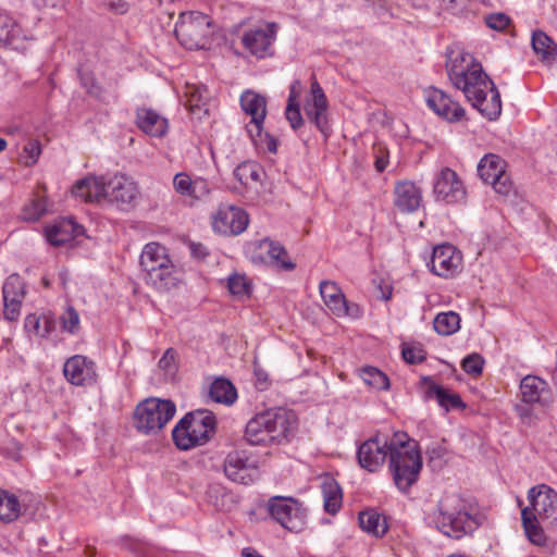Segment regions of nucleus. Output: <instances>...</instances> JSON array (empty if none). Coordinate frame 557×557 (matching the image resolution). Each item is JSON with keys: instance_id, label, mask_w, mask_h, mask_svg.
I'll return each instance as SVG.
<instances>
[{"instance_id": "6e6552de", "label": "nucleus", "mask_w": 557, "mask_h": 557, "mask_svg": "<svg viewBox=\"0 0 557 557\" xmlns=\"http://www.w3.org/2000/svg\"><path fill=\"white\" fill-rule=\"evenodd\" d=\"M175 412L176 406L172 400L150 397L137 405L134 425L146 435L156 434L168 424Z\"/></svg>"}, {"instance_id": "8fccbe9b", "label": "nucleus", "mask_w": 557, "mask_h": 557, "mask_svg": "<svg viewBox=\"0 0 557 557\" xmlns=\"http://www.w3.org/2000/svg\"><path fill=\"white\" fill-rule=\"evenodd\" d=\"M484 360L479 354H471L467 356L462 362V370L471 375H479L482 373Z\"/></svg>"}, {"instance_id": "393cba45", "label": "nucleus", "mask_w": 557, "mask_h": 557, "mask_svg": "<svg viewBox=\"0 0 557 557\" xmlns=\"http://www.w3.org/2000/svg\"><path fill=\"white\" fill-rule=\"evenodd\" d=\"M83 231V226L78 225L73 219L63 218L46 226L45 235L51 245L62 246L82 235Z\"/></svg>"}, {"instance_id": "f704fd0d", "label": "nucleus", "mask_w": 557, "mask_h": 557, "mask_svg": "<svg viewBox=\"0 0 557 557\" xmlns=\"http://www.w3.org/2000/svg\"><path fill=\"white\" fill-rule=\"evenodd\" d=\"M26 36L17 23L7 13L0 12V41L18 48Z\"/></svg>"}, {"instance_id": "1a4fd4ad", "label": "nucleus", "mask_w": 557, "mask_h": 557, "mask_svg": "<svg viewBox=\"0 0 557 557\" xmlns=\"http://www.w3.org/2000/svg\"><path fill=\"white\" fill-rule=\"evenodd\" d=\"M267 104L265 96L246 89V115L251 116L250 128L247 131L249 137L258 151L275 153L277 151L276 138L263 132V122L268 113Z\"/></svg>"}, {"instance_id": "c85d7f7f", "label": "nucleus", "mask_w": 557, "mask_h": 557, "mask_svg": "<svg viewBox=\"0 0 557 557\" xmlns=\"http://www.w3.org/2000/svg\"><path fill=\"white\" fill-rule=\"evenodd\" d=\"M136 125L147 135L162 137L168 132V120L157 111L139 108L136 112Z\"/></svg>"}, {"instance_id": "6e6d98bb", "label": "nucleus", "mask_w": 557, "mask_h": 557, "mask_svg": "<svg viewBox=\"0 0 557 557\" xmlns=\"http://www.w3.org/2000/svg\"><path fill=\"white\" fill-rule=\"evenodd\" d=\"M469 0H441L442 8L454 15L463 13L468 9Z\"/></svg>"}, {"instance_id": "4be33fe9", "label": "nucleus", "mask_w": 557, "mask_h": 557, "mask_svg": "<svg viewBox=\"0 0 557 557\" xmlns=\"http://www.w3.org/2000/svg\"><path fill=\"white\" fill-rule=\"evenodd\" d=\"M211 225L215 233L238 235L244 232V210L234 205L222 203L212 214Z\"/></svg>"}, {"instance_id": "bb28decb", "label": "nucleus", "mask_w": 557, "mask_h": 557, "mask_svg": "<svg viewBox=\"0 0 557 557\" xmlns=\"http://www.w3.org/2000/svg\"><path fill=\"white\" fill-rule=\"evenodd\" d=\"M395 206L401 212L411 213L419 209L422 201L421 189L412 182L404 181L395 185Z\"/></svg>"}, {"instance_id": "39448f33", "label": "nucleus", "mask_w": 557, "mask_h": 557, "mask_svg": "<svg viewBox=\"0 0 557 557\" xmlns=\"http://www.w3.org/2000/svg\"><path fill=\"white\" fill-rule=\"evenodd\" d=\"M144 280L153 288L165 292L178 284L176 269L165 247L158 243L145 245L139 260Z\"/></svg>"}, {"instance_id": "9d476101", "label": "nucleus", "mask_w": 557, "mask_h": 557, "mask_svg": "<svg viewBox=\"0 0 557 557\" xmlns=\"http://www.w3.org/2000/svg\"><path fill=\"white\" fill-rule=\"evenodd\" d=\"M270 517L284 529L299 533L307 524V512L301 503L293 497L273 496L270 498Z\"/></svg>"}, {"instance_id": "c9c22d12", "label": "nucleus", "mask_w": 557, "mask_h": 557, "mask_svg": "<svg viewBox=\"0 0 557 557\" xmlns=\"http://www.w3.org/2000/svg\"><path fill=\"white\" fill-rule=\"evenodd\" d=\"M359 524L363 531L377 537L384 535L387 531L385 518L373 509L359 513Z\"/></svg>"}, {"instance_id": "ea45409f", "label": "nucleus", "mask_w": 557, "mask_h": 557, "mask_svg": "<svg viewBox=\"0 0 557 557\" xmlns=\"http://www.w3.org/2000/svg\"><path fill=\"white\" fill-rule=\"evenodd\" d=\"M531 42L534 52L542 59L548 60L556 54V44L542 30L533 32Z\"/></svg>"}, {"instance_id": "c03bdc74", "label": "nucleus", "mask_w": 557, "mask_h": 557, "mask_svg": "<svg viewBox=\"0 0 557 557\" xmlns=\"http://www.w3.org/2000/svg\"><path fill=\"white\" fill-rule=\"evenodd\" d=\"M158 371L164 380H171L177 372V354L169 348L158 362Z\"/></svg>"}, {"instance_id": "4c0bfd02", "label": "nucleus", "mask_w": 557, "mask_h": 557, "mask_svg": "<svg viewBox=\"0 0 557 557\" xmlns=\"http://www.w3.org/2000/svg\"><path fill=\"white\" fill-rule=\"evenodd\" d=\"M522 524L525 535L531 543L543 546L546 543V536L541 524V520L535 519L528 509L521 510Z\"/></svg>"}, {"instance_id": "338daca9", "label": "nucleus", "mask_w": 557, "mask_h": 557, "mask_svg": "<svg viewBox=\"0 0 557 557\" xmlns=\"http://www.w3.org/2000/svg\"><path fill=\"white\" fill-rule=\"evenodd\" d=\"M235 45L244 46V35H237L235 39L231 40V47L234 48Z\"/></svg>"}, {"instance_id": "2f4dec72", "label": "nucleus", "mask_w": 557, "mask_h": 557, "mask_svg": "<svg viewBox=\"0 0 557 557\" xmlns=\"http://www.w3.org/2000/svg\"><path fill=\"white\" fill-rule=\"evenodd\" d=\"M208 394L213 401L225 406L233 405L237 399L236 388L224 377L214 379L209 385Z\"/></svg>"}, {"instance_id": "dca6fc26", "label": "nucleus", "mask_w": 557, "mask_h": 557, "mask_svg": "<svg viewBox=\"0 0 557 557\" xmlns=\"http://www.w3.org/2000/svg\"><path fill=\"white\" fill-rule=\"evenodd\" d=\"M277 29L278 25L274 22H262L257 27L250 28L246 32V50L257 59L273 57Z\"/></svg>"}, {"instance_id": "09e8293b", "label": "nucleus", "mask_w": 557, "mask_h": 557, "mask_svg": "<svg viewBox=\"0 0 557 557\" xmlns=\"http://www.w3.org/2000/svg\"><path fill=\"white\" fill-rule=\"evenodd\" d=\"M284 114L293 131H298L304 126L305 121L299 103H287Z\"/></svg>"}, {"instance_id": "49530a36", "label": "nucleus", "mask_w": 557, "mask_h": 557, "mask_svg": "<svg viewBox=\"0 0 557 557\" xmlns=\"http://www.w3.org/2000/svg\"><path fill=\"white\" fill-rule=\"evenodd\" d=\"M194 180L184 172L175 174L173 178L174 190L184 197H190L193 190Z\"/></svg>"}, {"instance_id": "a19ab883", "label": "nucleus", "mask_w": 557, "mask_h": 557, "mask_svg": "<svg viewBox=\"0 0 557 557\" xmlns=\"http://www.w3.org/2000/svg\"><path fill=\"white\" fill-rule=\"evenodd\" d=\"M360 377L364 384L377 389L387 391L389 388V379L385 373L374 367H364L360 370Z\"/></svg>"}, {"instance_id": "a211bd4d", "label": "nucleus", "mask_w": 557, "mask_h": 557, "mask_svg": "<svg viewBox=\"0 0 557 557\" xmlns=\"http://www.w3.org/2000/svg\"><path fill=\"white\" fill-rule=\"evenodd\" d=\"M139 195L137 183L124 174L107 176V202L121 210H128Z\"/></svg>"}, {"instance_id": "473e14b6", "label": "nucleus", "mask_w": 557, "mask_h": 557, "mask_svg": "<svg viewBox=\"0 0 557 557\" xmlns=\"http://www.w3.org/2000/svg\"><path fill=\"white\" fill-rule=\"evenodd\" d=\"M184 96L186 98L185 104L191 112H196L203 110L205 113H208L209 101H210V92L203 85H195V84H186Z\"/></svg>"}, {"instance_id": "680f3d73", "label": "nucleus", "mask_w": 557, "mask_h": 557, "mask_svg": "<svg viewBox=\"0 0 557 557\" xmlns=\"http://www.w3.org/2000/svg\"><path fill=\"white\" fill-rule=\"evenodd\" d=\"M45 212V207L40 201H34L30 207H26L23 211L25 220H38Z\"/></svg>"}, {"instance_id": "9b49d317", "label": "nucleus", "mask_w": 557, "mask_h": 557, "mask_svg": "<svg viewBox=\"0 0 557 557\" xmlns=\"http://www.w3.org/2000/svg\"><path fill=\"white\" fill-rule=\"evenodd\" d=\"M530 506L524 507L531 511L535 519L545 525L557 521V493L546 484L533 486L528 492Z\"/></svg>"}, {"instance_id": "f8f14e48", "label": "nucleus", "mask_w": 557, "mask_h": 557, "mask_svg": "<svg viewBox=\"0 0 557 557\" xmlns=\"http://www.w3.org/2000/svg\"><path fill=\"white\" fill-rule=\"evenodd\" d=\"M249 247H253L251 253V262L269 263L281 271H293L296 263L289 260L288 252L283 245L277 242L263 238L259 242L250 243Z\"/></svg>"}, {"instance_id": "5fc2aeb1", "label": "nucleus", "mask_w": 557, "mask_h": 557, "mask_svg": "<svg viewBox=\"0 0 557 557\" xmlns=\"http://www.w3.org/2000/svg\"><path fill=\"white\" fill-rule=\"evenodd\" d=\"M227 289L233 296L244 297V276L238 273L230 275L227 278Z\"/></svg>"}, {"instance_id": "6ab92c4d", "label": "nucleus", "mask_w": 557, "mask_h": 557, "mask_svg": "<svg viewBox=\"0 0 557 557\" xmlns=\"http://www.w3.org/2000/svg\"><path fill=\"white\" fill-rule=\"evenodd\" d=\"M466 98L471 102L473 108L478 109L480 113L490 121L498 119L502 113L500 94L491 78L485 87L480 86L473 89Z\"/></svg>"}, {"instance_id": "c756f323", "label": "nucleus", "mask_w": 557, "mask_h": 557, "mask_svg": "<svg viewBox=\"0 0 557 557\" xmlns=\"http://www.w3.org/2000/svg\"><path fill=\"white\" fill-rule=\"evenodd\" d=\"M319 289L325 306L330 310L348 313L350 308L346 301L345 295L335 282L322 281L319 285Z\"/></svg>"}, {"instance_id": "e2e57ef3", "label": "nucleus", "mask_w": 557, "mask_h": 557, "mask_svg": "<svg viewBox=\"0 0 557 557\" xmlns=\"http://www.w3.org/2000/svg\"><path fill=\"white\" fill-rule=\"evenodd\" d=\"M301 90V83L299 79H295L289 86V95L287 98V103H299L298 97Z\"/></svg>"}, {"instance_id": "3c124183", "label": "nucleus", "mask_w": 557, "mask_h": 557, "mask_svg": "<svg viewBox=\"0 0 557 557\" xmlns=\"http://www.w3.org/2000/svg\"><path fill=\"white\" fill-rule=\"evenodd\" d=\"M41 153V145L37 139L28 140L23 148V158L26 165H33Z\"/></svg>"}, {"instance_id": "72a5a7b5", "label": "nucleus", "mask_w": 557, "mask_h": 557, "mask_svg": "<svg viewBox=\"0 0 557 557\" xmlns=\"http://www.w3.org/2000/svg\"><path fill=\"white\" fill-rule=\"evenodd\" d=\"M426 397L436 399L437 404L446 411H449L450 409H463L466 407L458 394L453 393L436 383H431L429 385Z\"/></svg>"}, {"instance_id": "37998d69", "label": "nucleus", "mask_w": 557, "mask_h": 557, "mask_svg": "<svg viewBox=\"0 0 557 557\" xmlns=\"http://www.w3.org/2000/svg\"><path fill=\"white\" fill-rule=\"evenodd\" d=\"M433 326L440 335H451L460 329V315H435Z\"/></svg>"}, {"instance_id": "de8ad7c7", "label": "nucleus", "mask_w": 557, "mask_h": 557, "mask_svg": "<svg viewBox=\"0 0 557 557\" xmlns=\"http://www.w3.org/2000/svg\"><path fill=\"white\" fill-rule=\"evenodd\" d=\"M401 355L407 363H420L425 359V351L420 345L404 344Z\"/></svg>"}, {"instance_id": "79ce46f5", "label": "nucleus", "mask_w": 557, "mask_h": 557, "mask_svg": "<svg viewBox=\"0 0 557 557\" xmlns=\"http://www.w3.org/2000/svg\"><path fill=\"white\" fill-rule=\"evenodd\" d=\"M225 475L233 482H244V457L240 451L228 454L224 463Z\"/></svg>"}, {"instance_id": "4d7b16f0", "label": "nucleus", "mask_w": 557, "mask_h": 557, "mask_svg": "<svg viewBox=\"0 0 557 557\" xmlns=\"http://www.w3.org/2000/svg\"><path fill=\"white\" fill-rule=\"evenodd\" d=\"M374 284H375V289L373 293V297L376 300L387 301L388 299H391L392 293H393V287L389 283L383 282V281H380L379 283H376V281H374Z\"/></svg>"}, {"instance_id": "69168bd1", "label": "nucleus", "mask_w": 557, "mask_h": 557, "mask_svg": "<svg viewBox=\"0 0 557 557\" xmlns=\"http://www.w3.org/2000/svg\"><path fill=\"white\" fill-rule=\"evenodd\" d=\"M110 7L120 13H124L127 10V4L123 0H112Z\"/></svg>"}, {"instance_id": "4468645a", "label": "nucleus", "mask_w": 557, "mask_h": 557, "mask_svg": "<svg viewBox=\"0 0 557 557\" xmlns=\"http://www.w3.org/2000/svg\"><path fill=\"white\" fill-rule=\"evenodd\" d=\"M433 194L436 201L453 205L463 201L467 191L458 174L445 166L434 177Z\"/></svg>"}, {"instance_id": "f257e3e1", "label": "nucleus", "mask_w": 557, "mask_h": 557, "mask_svg": "<svg viewBox=\"0 0 557 557\" xmlns=\"http://www.w3.org/2000/svg\"><path fill=\"white\" fill-rule=\"evenodd\" d=\"M298 428L295 411L285 408L270 409L256 414L246 423V443L268 446L289 440Z\"/></svg>"}, {"instance_id": "13d9d810", "label": "nucleus", "mask_w": 557, "mask_h": 557, "mask_svg": "<svg viewBox=\"0 0 557 557\" xmlns=\"http://www.w3.org/2000/svg\"><path fill=\"white\" fill-rule=\"evenodd\" d=\"M253 375H255V386L259 391H265L269 388V386L271 384L269 374L267 371L261 369L257 363H255Z\"/></svg>"}, {"instance_id": "052dcab7", "label": "nucleus", "mask_w": 557, "mask_h": 557, "mask_svg": "<svg viewBox=\"0 0 557 557\" xmlns=\"http://www.w3.org/2000/svg\"><path fill=\"white\" fill-rule=\"evenodd\" d=\"M210 194V188L206 180L196 178L193 183L191 198L202 199Z\"/></svg>"}, {"instance_id": "7c9ffc66", "label": "nucleus", "mask_w": 557, "mask_h": 557, "mask_svg": "<svg viewBox=\"0 0 557 557\" xmlns=\"http://www.w3.org/2000/svg\"><path fill=\"white\" fill-rule=\"evenodd\" d=\"M57 315H26L24 327L29 336L50 337L57 331Z\"/></svg>"}, {"instance_id": "e433bc0d", "label": "nucleus", "mask_w": 557, "mask_h": 557, "mask_svg": "<svg viewBox=\"0 0 557 557\" xmlns=\"http://www.w3.org/2000/svg\"><path fill=\"white\" fill-rule=\"evenodd\" d=\"M322 494L324 500V509L331 515H335L342 506V490L337 482L326 479L322 484Z\"/></svg>"}, {"instance_id": "7ed1b4c3", "label": "nucleus", "mask_w": 557, "mask_h": 557, "mask_svg": "<svg viewBox=\"0 0 557 557\" xmlns=\"http://www.w3.org/2000/svg\"><path fill=\"white\" fill-rule=\"evenodd\" d=\"M474 511L475 506L461 495L446 494L438 503L437 528L449 537L460 539L478 527Z\"/></svg>"}, {"instance_id": "864d4df0", "label": "nucleus", "mask_w": 557, "mask_h": 557, "mask_svg": "<svg viewBox=\"0 0 557 557\" xmlns=\"http://www.w3.org/2000/svg\"><path fill=\"white\" fill-rule=\"evenodd\" d=\"M510 18L505 13H492L485 17L486 25L495 30H504L509 25Z\"/></svg>"}, {"instance_id": "774afa93", "label": "nucleus", "mask_w": 557, "mask_h": 557, "mask_svg": "<svg viewBox=\"0 0 557 557\" xmlns=\"http://www.w3.org/2000/svg\"><path fill=\"white\" fill-rule=\"evenodd\" d=\"M246 557H263L258 554L255 549L246 548Z\"/></svg>"}, {"instance_id": "b1692460", "label": "nucleus", "mask_w": 557, "mask_h": 557, "mask_svg": "<svg viewBox=\"0 0 557 557\" xmlns=\"http://www.w3.org/2000/svg\"><path fill=\"white\" fill-rule=\"evenodd\" d=\"M72 193L86 202L107 201V176H87L79 180L73 186Z\"/></svg>"}, {"instance_id": "603ef678", "label": "nucleus", "mask_w": 557, "mask_h": 557, "mask_svg": "<svg viewBox=\"0 0 557 557\" xmlns=\"http://www.w3.org/2000/svg\"><path fill=\"white\" fill-rule=\"evenodd\" d=\"M55 319L61 332L75 334L79 329V315H57Z\"/></svg>"}, {"instance_id": "412c9836", "label": "nucleus", "mask_w": 557, "mask_h": 557, "mask_svg": "<svg viewBox=\"0 0 557 557\" xmlns=\"http://www.w3.org/2000/svg\"><path fill=\"white\" fill-rule=\"evenodd\" d=\"M389 444L391 441L379 435L363 442L357 451L359 465L370 472L379 470L389 453Z\"/></svg>"}, {"instance_id": "a18cd8bd", "label": "nucleus", "mask_w": 557, "mask_h": 557, "mask_svg": "<svg viewBox=\"0 0 557 557\" xmlns=\"http://www.w3.org/2000/svg\"><path fill=\"white\" fill-rule=\"evenodd\" d=\"M247 515L251 522L267 520L270 517V499L265 504L263 499L256 498L251 502Z\"/></svg>"}, {"instance_id": "0e129e2a", "label": "nucleus", "mask_w": 557, "mask_h": 557, "mask_svg": "<svg viewBox=\"0 0 557 557\" xmlns=\"http://www.w3.org/2000/svg\"><path fill=\"white\" fill-rule=\"evenodd\" d=\"M189 249L195 258L202 259L208 255L207 248L200 243H190Z\"/></svg>"}, {"instance_id": "423d86ee", "label": "nucleus", "mask_w": 557, "mask_h": 557, "mask_svg": "<svg viewBox=\"0 0 557 557\" xmlns=\"http://www.w3.org/2000/svg\"><path fill=\"white\" fill-rule=\"evenodd\" d=\"M446 71L453 85L465 96L480 86L485 87L490 77L472 54L460 47L448 48L446 51Z\"/></svg>"}, {"instance_id": "f3484780", "label": "nucleus", "mask_w": 557, "mask_h": 557, "mask_svg": "<svg viewBox=\"0 0 557 557\" xmlns=\"http://www.w3.org/2000/svg\"><path fill=\"white\" fill-rule=\"evenodd\" d=\"M304 110L309 121L327 137L331 131L327 120L329 101L314 75L312 76L310 95L305 99Z\"/></svg>"}, {"instance_id": "5701e85b", "label": "nucleus", "mask_w": 557, "mask_h": 557, "mask_svg": "<svg viewBox=\"0 0 557 557\" xmlns=\"http://www.w3.org/2000/svg\"><path fill=\"white\" fill-rule=\"evenodd\" d=\"M426 103L436 114L449 122H458L463 119V108L443 90L432 88L428 92Z\"/></svg>"}, {"instance_id": "20e7f679", "label": "nucleus", "mask_w": 557, "mask_h": 557, "mask_svg": "<svg viewBox=\"0 0 557 557\" xmlns=\"http://www.w3.org/2000/svg\"><path fill=\"white\" fill-rule=\"evenodd\" d=\"M216 418L213 412L199 409L185 414L173 428L172 438L181 450H189L207 444L215 433Z\"/></svg>"}, {"instance_id": "ddd939ff", "label": "nucleus", "mask_w": 557, "mask_h": 557, "mask_svg": "<svg viewBox=\"0 0 557 557\" xmlns=\"http://www.w3.org/2000/svg\"><path fill=\"white\" fill-rule=\"evenodd\" d=\"M428 268L440 277H454L462 270V255L450 244L437 245L433 248Z\"/></svg>"}, {"instance_id": "58836bf2", "label": "nucleus", "mask_w": 557, "mask_h": 557, "mask_svg": "<svg viewBox=\"0 0 557 557\" xmlns=\"http://www.w3.org/2000/svg\"><path fill=\"white\" fill-rule=\"evenodd\" d=\"M21 513V505L16 496L0 490V520L14 521Z\"/></svg>"}, {"instance_id": "bf43d9fd", "label": "nucleus", "mask_w": 557, "mask_h": 557, "mask_svg": "<svg viewBox=\"0 0 557 557\" xmlns=\"http://www.w3.org/2000/svg\"><path fill=\"white\" fill-rule=\"evenodd\" d=\"M374 152H375V162H374L375 170L377 172L382 173L388 164V152L386 151L385 147H383L382 145H376L374 147Z\"/></svg>"}, {"instance_id": "0eeeda50", "label": "nucleus", "mask_w": 557, "mask_h": 557, "mask_svg": "<svg viewBox=\"0 0 557 557\" xmlns=\"http://www.w3.org/2000/svg\"><path fill=\"white\" fill-rule=\"evenodd\" d=\"M174 33L180 44L186 49H207L211 44V20L198 11L182 12Z\"/></svg>"}, {"instance_id": "a878e982", "label": "nucleus", "mask_w": 557, "mask_h": 557, "mask_svg": "<svg viewBox=\"0 0 557 557\" xmlns=\"http://www.w3.org/2000/svg\"><path fill=\"white\" fill-rule=\"evenodd\" d=\"M25 295L23 278L18 274H11L2 287L4 313H18Z\"/></svg>"}, {"instance_id": "f03ea898", "label": "nucleus", "mask_w": 557, "mask_h": 557, "mask_svg": "<svg viewBox=\"0 0 557 557\" xmlns=\"http://www.w3.org/2000/svg\"><path fill=\"white\" fill-rule=\"evenodd\" d=\"M422 457L418 445L406 433H395L389 444V470L397 488L407 492L418 480Z\"/></svg>"}, {"instance_id": "2eb2a0df", "label": "nucleus", "mask_w": 557, "mask_h": 557, "mask_svg": "<svg viewBox=\"0 0 557 557\" xmlns=\"http://www.w3.org/2000/svg\"><path fill=\"white\" fill-rule=\"evenodd\" d=\"M505 168V160L497 154L488 153L480 160L478 173L485 183L493 186L496 193L507 196L512 189V184Z\"/></svg>"}, {"instance_id": "cd10ccee", "label": "nucleus", "mask_w": 557, "mask_h": 557, "mask_svg": "<svg viewBox=\"0 0 557 557\" xmlns=\"http://www.w3.org/2000/svg\"><path fill=\"white\" fill-rule=\"evenodd\" d=\"M520 392L522 400L527 404H542L543 406L549 403V388L546 381L535 375H527L520 383Z\"/></svg>"}, {"instance_id": "aec40b11", "label": "nucleus", "mask_w": 557, "mask_h": 557, "mask_svg": "<svg viewBox=\"0 0 557 557\" xmlns=\"http://www.w3.org/2000/svg\"><path fill=\"white\" fill-rule=\"evenodd\" d=\"M65 380L75 386H90L97 382V368L95 362L86 356L74 355L63 364Z\"/></svg>"}]
</instances>
